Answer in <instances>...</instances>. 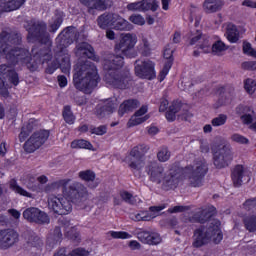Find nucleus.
I'll return each mask as SVG.
<instances>
[{
    "label": "nucleus",
    "mask_w": 256,
    "mask_h": 256,
    "mask_svg": "<svg viewBox=\"0 0 256 256\" xmlns=\"http://www.w3.org/2000/svg\"><path fill=\"white\" fill-rule=\"evenodd\" d=\"M27 31L26 41L32 43L31 52L28 48L13 47L6 55L9 65H26L31 73L39 69V65H45L53 59V41L51 34L47 31V22L43 20H30L25 26ZM36 45H44L39 47Z\"/></svg>",
    "instance_id": "f257e3e1"
},
{
    "label": "nucleus",
    "mask_w": 256,
    "mask_h": 256,
    "mask_svg": "<svg viewBox=\"0 0 256 256\" xmlns=\"http://www.w3.org/2000/svg\"><path fill=\"white\" fill-rule=\"evenodd\" d=\"M71 179H60L52 182V189H63L65 197L52 196L48 199V207L55 213V215H69L73 211L74 205H81L87 199V188L79 182H74L69 186Z\"/></svg>",
    "instance_id": "f03ea898"
},
{
    "label": "nucleus",
    "mask_w": 256,
    "mask_h": 256,
    "mask_svg": "<svg viewBox=\"0 0 256 256\" xmlns=\"http://www.w3.org/2000/svg\"><path fill=\"white\" fill-rule=\"evenodd\" d=\"M209 173V166L204 160L196 161L194 166L181 167L179 163L171 165L168 174H164L162 178V191H175L181 183L182 177H188L192 187H202L205 175Z\"/></svg>",
    "instance_id": "7ed1b4c3"
},
{
    "label": "nucleus",
    "mask_w": 256,
    "mask_h": 256,
    "mask_svg": "<svg viewBox=\"0 0 256 256\" xmlns=\"http://www.w3.org/2000/svg\"><path fill=\"white\" fill-rule=\"evenodd\" d=\"M74 71L73 85L75 89L85 93V95H91L97 85H99V81H101L95 63L89 60H80L75 65Z\"/></svg>",
    "instance_id": "20e7f679"
},
{
    "label": "nucleus",
    "mask_w": 256,
    "mask_h": 256,
    "mask_svg": "<svg viewBox=\"0 0 256 256\" xmlns=\"http://www.w3.org/2000/svg\"><path fill=\"white\" fill-rule=\"evenodd\" d=\"M123 65H125L123 56H110L104 61V70L107 71L104 77L105 83L113 89H121L122 91L129 89V85L133 81L131 73L119 70Z\"/></svg>",
    "instance_id": "39448f33"
},
{
    "label": "nucleus",
    "mask_w": 256,
    "mask_h": 256,
    "mask_svg": "<svg viewBox=\"0 0 256 256\" xmlns=\"http://www.w3.org/2000/svg\"><path fill=\"white\" fill-rule=\"evenodd\" d=\"M192 239V247L195 249H200V247L209 245V243H211V239H213V243H215V245H219V243L223 241L221 221L214 220L207 227L205 225H201L196 228L193 232Z\"/></svg>",
    "instance_id": "423d86ee"
},
{
    "label": "nucleus",
    "mask_w": 256,
    "mask_h": 256,
    "mask_svg": "<svg viewBox=\"0 0 256 256\" xmlns=\"http://www.w3.org/2000/svg\"><path fill=\"white\" fill-rule=\"evenodd\" d=\"M136 43L137 38L132 34L122 36L119 43H116L114 47L115 53H121L117 55L112 54L110 57H123V61H125V57L127 59H135V57H137V51L134 49Z\"/></svg>",
    "instance_id": "0eeeda50"
},
{
    "label": "nucleus",
    "mask_w": 256,
    "mask_h": 256,
    "mask_svg": "<svg viewBox=\"0 0 256 256\" xmlns=\"http://www.w3.org/2000/svg\"><path fill=\"white\" fill-rule=\"evenodd\" d=\"M57 69H61L62 73L71 71V55L67 52L55 49V59L49 63L45 69L47 75H53Z\"/></svg>",
    "instance_id": "6e6552de"
},
{
    "label": "nucleus",
    "mask_w": 256,
    "mask_h": 256,
    "mask_svg": "<svg viewBox=\"0 0 256 256\" xmlns=\"http://www.w3.org/2000/svg\"><path fill=\"white\" fill-rule=\"evenodd\" d=\"M79 40V30L75 26H68L56 38V49L61 53H67V47Z\"/></svg>",
    "instance_id": "1a4fd4ad"
},
{
    "label": "nucleus",
    "mask_w": 256,
    "mask_h": 256,
    "mask_svg": "<svg viewBox=\"0 0 256 256\" xmlns=\"http://www.w3.org/2000/svg\"><path fill=\"white\" fill-rule=\"evenodd\" d=\"M5 78L14 87H17L19 85V73L15 69H10L7 64L0 65V95L7 99L9 97V88L5 85Z\"/></svg>",
    "instance_id": "9d476101"
},
{
    "label": "nucleus",
    "mask_w": 256,
    "mask_h": 256,
    "mask_svg": "<svg viewBox=\"0 0 256 256\" xmlns=\"http://www.w3.org/2000/svg\"><path fill=\"white\" fill-rule=\"evenodd\" d=\"M50 135L51 131L49 130L42 129L35 131L24 143V151L26 153H35L37 149H40L47 143Z\"/></svg>",
    "instance_id": "9b49d317"
},
{
    "label": "nucleus",
    "mask_w": 256,
    "mask_h": 256,
    "mask_svg": "<svg viewBox=\"0 0 256 256\" xmlns=\"http://www.w3.org/2000/svg\"><path fill=\"white\" fill-rule=\"evenodd\" d=\"M22 217L27 223H34V225H49L51 223L49 214L37 207L26 208L22 213Z\"/></svg>",
    "instance_id": "f8f14e48"
},
{
    "label": "nucleus",
    "mask_w": 256,
    "mask_h": 256,
    "mask_svg": "<svg viewBox=\"0 0 256 256\" xmlns=\"http://www.w3.org/2000/svg\"><path fill=\"white\" fill-rule=\"evenodd\" d=\"M139 60L135 61V73L136 76L140 79H148V81H152L157 77V73L155 72V64L151 60L142 61L140 64Z\"/></svg>",
    "instance_id": "ddd939ff"
},
{
    "label": "nucleus",
    "mask_w": 256,
    "mask_h": 256,
    "mask_svg": "<svg viewBox=\"0 0 256 256\" xmlns=\"http://www.w3.org/2000/svg\"><path fill=\"white\" fill-rule=\"evenodd\" d=\"M213 161L216 169H225V167H229L231 161H233L231 147L224 145L222 148L215 151L213 154Z\"/></svg>",
    "instance_id": "4468645a"
},
{
    "label": "nucleus",
    "mask_w": 256,
    "mask_h": 256,
    "mask_svg": "<svg viewBox=\"0 0 256 256\" xmlns=\"http://www.w3.org/2000/svg\"><path fill=\"white\" fill-rule=\"evenodd\" d=\"M19 242V233L14 229L7 228L0 230V249H9Z\"/></svg>",
    "instance_id": "2eb2a0df"
},
{
    "label": "nucleus",
    "mask_w": 256,
    "mask_h": 256,
    "mask_svg": "<svg viewBox=\"0 0 256 256\" xmlns=\"http://www.w3.org/2000/svg\"><path fill=\"white\" fill-rule=\"evenodd\" d=\"M126 8L128 11H140L143 13H145L146 11H152V13H155V11L159 9V2H149V0H141L138 2L129 3Z\"/></svg>",
    "instance_id": "dca6fc26"
},
{
    "label": "nucleus",
    "mask_w": 256,
    "mask_h": 256,
    "mask_svg": "<svg viewBox=\"0 0 256 256\" xmlns=\"http://www.w3.org/2000/svg\"><path fill=\"white\" fill-rule=\"evenodd\" d=\"M76 57L81 59H91V61H99L97 55H95V48L87 42H81L77 44L75 50Z\"/></svg>",
    "instance_id": "f3484780"
},
{
    "label": "nucleus",
    "mask_w": 256,
    "mask_h": 256,
    "mask_svg": "<svg viewBox=\"0 0 256 256\" xmlns=\"http://www.w3.org/2000/svg\"><path fill=\"white\" fill-rule=\"evenodd\" d=\"M231 179L234 187H241L244 181L245 183H249L251 181V176H249L247 171H245V167H243V165L238 164L232 171Z\"/></svg>",
    "instance_id": "a211bd4d"
},
{
    "label": "nucleus",
    "mask_w": 256,
    "mask_h": 256,
    "mask_svg": "<svg viewBox=\"0 0 256 256\" xmlns=\"http://www.w3.org/2000/svg\"><path fill=\"white\" fill-rule=\"evenodd\" d=\"M147 151H149V147H147V145L145 144H139L131 149L130 157H133V159H136V161H132L129 163L130 169H139V165L141 161H143V158L145 157V153H147Z\"/></svg>",
    "instance_id": "6ab92c4d"
},
{
    "label": "nucleus",
    "mask_w": 256,
    "mask_h": 256,
    "mask_svg": "<svg viewBox=\"0 0 256 256\" xmlns=\"http://www.w3.org/2000/svg\"><path fill=\"white\" fill-rule=\"evenodd\" d=\"M163 57L165 60L163 68L160 70L158 74V81L160 83H163L165 81L167 75H169V71H171V67H173V61L175 59L173 58V50L166 48L163 53Z\"/></svg>",
    "instance_id": "aec40b11"
},
{
    "label": "nucleus",
    "mask_w": 256,
    "mask_h": 256,
    "mask_svg": "<svg viewBox=\"0 0 256 256\" xmlns=\"http://www.w3.org/2000/svg\"><path fill=\"white\" fill-rule=\"evenodd\" d=\"M149 179L152 183L161 185L163 178L165 177V168L159 164H151L147 168Z\"/></svg>",
    "instance_id": "412c9836"
},
{
    "label": "nucleus",
    "mask_w": 256,
    "mask_h": 256,
    "mask_svg": "<svg viewBox=\"0 0 256 256\" xmlns=\"http://www.w3.org/2000/svg\"><path fill=\"white\" fill-rule=\"evenodd\" d=\"M215 213H217L215 206L204 208L192 216V221L194 223H200L201 225H204V223H207V221L214 217Z\"/></svg>",
    "instance_id": "4be33fe9"
},
{
    "label": "nucleus",
    "mask_w": 256,
    "mask_h": 256,
    "mask_svg": "<svg viewBox=\"0 0 256 256\" xmlns=\"http://www.w3.org/2000/svg\"><path fill=\"white\" fill-rule=\"evenodd\" d=\"M27 0H0V13H11L25 5Z\"/></svg>",
    "instance_id": "5701e85b"
},
{
    "label": "nucleus",
    "mask_w": 256,
    "mask_h": 256,
    "mask_svg": "<svg viewBox=\"0 0 256 256\" xmlns=\"http://www.w3.org/2000/svg\"><path fill=\"white\" fill-rule=\"evenodd\" d=\"M138 239L146 245H159L161 243V235L156 232L142 231L138 233Z\"/></svg>",
    "instance_id": "b1692460"
},
{
    "label": "nucleus",
    "mask_w": 256,
    "mask_h": 256,
    "mask_svg": "<svg viewBox=\"0 0 256 256\" xmlns=\"http://www.w3.org/2000/svg\"><path fill=\"white\" fill-rule=\"evenodd\" d=\"M81 5L87 7L88 13L93 11H107V0H79Z\"/></svg>",
    "instance_id": "393cba45"
},
{
    "label": "nucleus",
    "mask_w": 256,
    "mask_h": 256,
    "mask_svg": "<svg viewBox=\"0 0 256 256\" xmlns=\"http://www.w3.org/2000/svg\"><path fill=\"white\" fill-rule=\"evenodd\" d=\"M141 105V102L137 99H127L124 100L118 109L119 117H123L126 113H133L135 109H137Z\"/></svg>",
    "instance_id": "a878e982"
},
{
    "label": "nucleus",
    "mask_w": 256,
    "mask_h": 256,
    "mask_svg": "<svg viewBox=\"0 0 256 256\" xmlns=\"http://www.w3.org/2000/svg\"><path fill=\"white\" fill-rule=\"evenodd\" d=\"M0 39L5 41L7 45H21L23 43V37L21 36V33L18 32H7L5 30H2L0 33Z\"/></svg>",
    "instance_id": "bb28decb"
},
{
    "label": "nucleus",
    "mask_w": 256,
    "mask_h": 256,
    "mask_svg": "<svg viewBox=\"0 0 256 256\" xmlns=\"http://www.w3.org/2000/svg\"><path fill=\"white\" fill-rule=\"evenodd\" d=\"M112 28L115 31H131V29H133V25H131V23H129L125 18L121 17V15L114 13Z\"/></svg>",
    "instance_id": "cd10ccee"
},
{
    "label": "nucleus",
    "mask_w": 256,
    "mask_h": 256,
    "mask_svg": "<svg viewBox=\"0 0 256 256\" xmlns=\"http://www.w3.org/2000/svg\"><path fill=\"white\" fill-rule=\"evenodd\" d=\"M115 110V103L111 100H108L105 104L103 105H98L96 107V116L98 119H103L106 114H111Z\"/></svg>",
    "instance_id": "c85d7f7f"
},
{
    "label": "nucleus",
    "mask_w": 256,
    "mask_h": 256,
    "mask_svg": "<svg viewBox=\"0 0 256 256\" xmlns=\"http://www.w3.org/2000/svg\"><path fill=\"white\" fill-rule=\"evenodd\" d=\"M203 8L206 13H217L223 9L222 0H205L203 3Z\"/></svg>",
    "instance_id": "c756f323"
},
{
    "label": "nucleus",
    "mask_w": 256,
    "mask_h": 256,
    "mask_svg": "<svg viewBox=\"0 0 256 256\" xmlns=\"http://www.w3.org/2000/svg\"><path fill=\"white\" fill-rule=\"evenodd\" d=\"M114 17H115V13H112V14L104 13L100 15L97 19L98 27L100 29H107L108 27H113Z\"/></svg>",
    "instance_id": "7c9ffc66"
},
{
    "label": "nucleus",
    "mask_w": 256,
    "mask_h": 256,
    "mask_svg": "<svg viewBox=\"0 0 256 256\" xmlns=\"http://www.w3.org/2000/svg\"><path fill=\"white\" fill-rule=\"evenodd\" d=\"M216 94L218 95V100L214 105L215 109H219V107H225V105L229 103V97L225 95V86H219L216 89Z\"/></svg>",
    "instance_id": "2f4dec72"
},
{
    "label": "nucleus",
    "mask_w": 256,
    "mask_h": 256,
    "mask_svg": "<svg viewBox=\"0 0 256 256\" xmlns=\"http://www.w3.org/2000/svg\"><path fill=\"white\" fill-rule=\"evenodd\" d=\"M226 35L230 43H237L239 41V29H237V25L229 23L226 27Z\"/></svg>",
    "instance_id": "473e14b6"
},
{
    "label": "nucleus",
    "mask_w": 256,
    "mask_h": 256,
    "mask_svg": "<svg viewBox=\"0 0 256 256\" xmlns=\"http://www.w3.org/2000/svg\"><path fill=\"white\" fill-rule=\"evenodd\" d=\"M137 51L142 55V57H150L151 56V42H149V39L142 38L139 45L137 46Z\"/></svg>",
    "instance_id": "72a5a7b5"
},
{
    "label": "nucleus",
    "mask_w": 256,
    "mask_h": 256,
    "mask_svg": "<svg viewBox=\"0 0 256 256\" xmlns=\"http://www.w3.org/2000/svg\"><path fill=\"white\" fill-rule=\"evenodd\" d=\"M62 117L67 125H75V121H77V117L73 113L70 105H65L63 107Z\"/></svg>",
    "instance_id": "f704fd0d"
},
{
    "label": "nucleus",
    "mask_w": 256,
    "mask_h": 256,
    "mask_svg": "<svg viewBox=\"0 0 256 256\" xmlns=\"http://www.w3.org/2000/svg\"><path fill=\"white\" fill-rule=\"evenodd\" d=\"M181 111V105L173 102L165 113V118L169 123H173L177 119V112Z\"/></svg>",
    "instance_id": "c9c22d12"
},
{
    "label": "nucleus",
    "mask_w": 256,
    "mask_h": 256,
    "mask_svg": "<svg viewBox=\"0 0 256 256\" xmlns=\"http://www.w3.org/2000/svg\"><path fill=\"white\" fill-rule=\"evenodd\" d=\"M71 149H87L93 151V144L85 139H75L70 144Z\"/></svg>",
    "instance_id": "e433bc0d"
},
{
    "label": "nucleus",
    "mask_w": 256,
    "mask_h": 256,
    "mask_svg": "<svg viewBox=\"0 0 256 256\" xmlns=\"http://www.w3.org/2000/svg\"><path fill=\"white\" fill-rule=\"evenodd\" d=\"M78 177L81 179V181H85V183H93L97 177V174H95V171L87 169L80 171L78 173Z\"/></svg>",
    "instance_id": "4c0bfd02"
},
{
    "label": "nucleus",
    "mask_w": 256,
    "mask_h": 256,
    "mask_svg": "<svg viewBox=\"0 0 256 256\" xmlns=\"http://www.w3.org/2000/svg\"><path fill=\"white\" fill-rule=\"evenodd\" d=\"M244 227L249 233H255L256 231V215L246 216L243 219Z\"/></svg>",
    "instance_id": "58836bf2"
},
{
    "label": "nucleus",
    "mask_w": 256,
    "mask_h": 256,
    "mask_svg": "<svg viewBox=\"0 0 256 256\" xmlns=\"http://www.w3.org/2000/svg\"><path fill=\"white\" fill-rule=\"evenodd\" d=\"M10 189L17 195H21L22 197H31V193L25 190L23 187L19 186L17 180L12 179L10 181Z\"/></svg>",
    "instance_id": "ea45409f"
},
{
    "label": "nucleus",
    "mask_w": 256,
    "mask_h": 256,
    "mask_svg": "<svg viewBox=\"0 0 256 256\" xmlns=\"http://www.w3.org/2000/svg\"><path fill=\"white\" fill-rule=\"evenodd\" d=\"M150 115L146 114L145 116L141 117V116H135V114L133 116H131V118L128 120L127 122V127L131 128V127H137V125H142V123H145V121H148V119H150Z\"/></svg>",
    "instance_id": "a19ab883"
},
{
    "label": "nucleus",
    "mask_w": 256,
    "mask_h": 256,
    "mask_svg": "<svg viewBox=\"0 0 256 256\" xmlns=\"http://www.w3.org/2000/svg\"><path fill=\"white\" fill-rule=\"evenodd\" d=\"M119 195L124 203H128V205H137V196H133L129 191L121 190Z\"/></svg>",
    "instance_id": "79ce46f5"
},
{
    "label": "nucleus",
    "mask_w": 256,
    "mask_h": 256,
    "mask_svg": "<svg viewBox=\"0 0 256 256\" xmlns=\"http://www.w3.org/2000/svg\"><path fill=\"white\" fill-rule=\"evenodd\" d=\"M154 218L155 216H152L151 212L147 210L139 211L132 216L133 221H151Z\"/></svg>",
    "instance_id": "37998d69"
},
{
    "label": "nucleus",
    "mask_w": 256,
    "mask_h": 256,
    "mask_svg": "<svg viewBox=\"0 0 256 256\" xmlns=\"http://www.w3.org/2000/svg\"><path fill=\"white\" fill-rule=\"evenodd\" d=\"M227 49H229V46L221 40H217L211 47L214 55H221V53H223V51H227Z\"/></svg>",
    "instance_id": "c03bdc74"
},
{
    "label": "nucleus",
    "mask_w": 256,
    "mask_h": 256,
    "mask_svg": "<svg viewBox=\"0 0 256 256\" xmlns=\"http://www.w3.org/2000/svg\"><path fill=\"white\" fill-rule=\"evenodd\" d=\"M157 159L160 163H167V161L171 159V151H169V148L166 146L160 148L157 153Z\"/></svg>",
    "instance_id": "a18cd8bd"
},
{
    "label": "nucleus",
    "mask_w": 256,
    "mask_h": 256,
    "mask_svg": "<svg viewBox=\"0 0 256 256\" xmlns=\"http://www.w3.org/2000/svg\"><path fill=\"white\" fill-rule=\"evenodd\" d=\"M198 49H201L203 53H209L211 49V42L209 36L202 35L200 39V44H198Z\"/></svg>",
    "instance_id": "49530a36"
},
{
    "label": "nucleus",
    "mask_w": 256,
    "mask_h": 256,
    "mask_svg": "<svg viewBox=\"0 0 256 256\" xmlns=\"http://www.w3.org/2000/svg\"><path fill=\"white\" fill-rule=\"evenodd\" d=\"M63 25V16L61 15H56L53 23L49 25V32L50 33H57L59 31V28Z\"/></svg>",
    "instance_id": "de8ad7c7"
},
{
    "label": "nucleus",
    "mask_w": 256,
    "mask_h": 256,
    "mask_svg": "<svg viewBox=\"0 0 256 256\" xmlns=\"http://www.w3.org/2000/svg\"><path fill=\"white\" fill-rule=\"evenodd\" d=\"M108 235L112 237V239H131L133 237L126 231H109Z\"/></svg>",
    "instance_id": "09e8293b"
},
{
    "label": "nucleus",
    "mask_w": 256,
    "mask_h": 256,
    "mask_svg": "<svg viewBox=\"0 0 256 256\" xmlns=\"http://www.w3.org/2000/svg\"><path fill=\"white\" fill-rule=\"evenodd\" d=\"M227 123V115L226 114H219L217 117L211 120L212 127H222Z\"/></svg>",
    "instance_id": "8fccbe9b"
},
{
    "label": "nucleus",
    "mask_w": 256,
    "mask_h": 256,
    "mask_svg": "<svg viewBox=\"0 0 256 256\" xmlns=\"http://www.w3.org/2000/svg\"><path fill=\"white\" fill-rule=\"evenodd\" d=\"M244 89L246 92L249 93V95H253L255 93L256 89V82L252 78H247L244 80Z\"/></svg>",
    "instance_id": "3c124183"
},
{
    "label": "nucleus",
    "mask_w": 256,
    "mask_h": 256,
    "mask_svg": "<svg viewBox=\"0 0 256 256\" xmlns=\"http://www.w3.org/2000/svg\"><path fill=\"white\" fill-rule=\"evenodd\" d=\"M128 21L134 25H139L143 27L145 25V18L141 14H132L129 16Z\"/></svg>",
    "instance_id": "603ef678"
},
{
    "label": "nucleus",
    "mask_w": 256,
    "mask_h": 256,
    "mask_svg": "<svg viewBox=\"0 0 256 256\" xmlns=\"http://www.w3.org/2000/svg\"><path fill=\"white\" fill-rule=\"evenodd\" d=\"M66 237L70 239V241H74L75 243H79L81 241V234L77 229L72 228L66 233Z\"/></svg>",
    "instance_id": "864d4df0"
},
{
    "label": "nucleus",
    "mask_w": 256,
    "mask_h": 256,
    "mask_svg": "<svg viewBox=\"0 0 256 256\" xmlns=\"http://www.w3.org/2000/svg\"><path fill=\"white\" fill-rule=\"evenodd\" d=\"M28 130L30 133L32 131H37L39 129V120L35 118H30L25 126H23Z\"/></svg>",
    "instance_id": "5fc2aeb1"
},
{
    "label": "nucleus",
    "mask_w": 256,
    "mask_h": 256,
    "mask_svg": "<svg viewBox=\"0 0 256 256\" xmlns=\"http://www.w3.org/2000/svg\"><path fill=\"white\" fill-rule=\"evenodd\" d=\"M90 133L91 135H105L107 133V126L100 125L98 127L90 126Z\"/></svg>",
    "instance_id": "6e6d98bb"
},
{
    "label": "nucleus",
    "mask_w": 256,
    "mask_h": 256,
    "mask_svg": "<svg viewBox=\"0 0 256 256\" xmlns=\"http://www.w3.org/2000/svg\"><path fill=\"white\" fill-rule=\"evenodd\" d=\"M13 48L9 49V44H7L6 41L3 39H0V57L5 56V59L7 61V55H9V51H11Z\"/></svg>",
    "instance_id": "4d7b16f0"
},
{
    "label": "nucleus",
    "mask_w": 256,
    "mask_h": 256,
    "mask_svg": "<svg viewBox=\"0 0 256 256\" xmlns=\"http://www.w3.org/2000/svg\"><path fill=\"white\" fill-rule=\"evenodd\" d=\"M243 209H245V211H254V209H256V197L245 200Z\"/></svg>",
    "instance_id": "13d9d810"
},
{
    "label": "nucleus",
    "mask_w": 256,
    "mask_h": 256,
    "mask_svg": "<svg viewBox=\"0 0 256 256\" xmlns=\"http://www.w3.org/2000/svg\"><path fill=\"white\" fill-rule=\"evenodd\" d=\"M243 53L249 57H256V51L249 42H243Z\"/></svg>",
    "instance_id": "bf43d9fd"
},
{
    "label": "nucleus",
    "mask_w": 256,
    "mask_h": 256,
    "mask_svg": "<svg viewBox=\"0 0 256 256\" xmlns=\"http://www.w3.org/2000/svg\"><path fill=\"white\" fill-rule=\"evenodd\" d=\"M231 139L234 143H239L240 145H247L249 143V139L238 133L233 134Z\"/></svg>",
    "instance_id": "052dcab7"
},
{
    "label": "nucleus",
    "mask_w": 256,
    "mask_h": 256,
    "mask_svg": "<svg viewBox=\"0 0 256 256\" xmlns=\"http://www.w3.org/2000/svg\"><path fill=\"white\" fill-rule=\"evenodd\" d=\"M89 251L83 247H78L69 252L68 256H88Z\"/></svg>",
    "instance_id": "680f3d73"
},
{
    "label": "nucleus",
    "mask_w": 256,
    "mask_h": 256,
    "mask_svg": "<svg viewBox=\"0 0 256 256\" xmlns=\"http://www.w3.org/2000/svg\"><path fill=\"white\" fill-rule=\"evenodd\" d=\"M244 71H256V61H245L241 64Z\"/></svg>",
    "instance_id": "e2e57ef3"
},
{
    "label": "nucleus",
    "mask_w": 256,
    "mask_h": 256,
    "mask_svg": "<svg viewBox=\"0 0 256 256\" xmlns=\"http://www.w3.org/2000/svg\"><path fill=\"white\" fill-rule=\"evenodd\" d=\"M53 239L56 243H59L63 239V233L61 232V227L56 226L53 230Z\"/></svg>",
    "instance_id": "0e129e2a"
},
{
    "label": "nucleus",
    "mask_w": 256,
    "mask_h": 256,
    "mask_svg": "<svg viewBox=\"0 0 256 256\" xmlns=\"http://www.w3.org/2000/svg\"><path fill=\"white\" fill-rule=\"evenodd\" d=\"M30 135L31 133L28 130H26L25 127H22L20 134L18 136L20 143H25V141H27Z\"/></svg>",
    "instance_id": "69168bd1"
},
{
    "label": "nucleus",
    "mask_w": 256,
    "mask_h": 256,
    "mask_svg": "<svg viewBox=\"0 0 256 256\" xmlns=\"http://www.w3.org/2000/svg\"><path fill=\"white\" fill-rule=\"evenodd\" d=\"M58 85L61 89L67 87L68 81L67 76L65 75H58L57 76Z\"/></svg>",
    "instance_id": "338daca9"
},
{
    "label": "nucleus",
    "mask_w": 256,
    "mask_h": 256,
    "mask_svg": "<svg viewBox=\"0 0 256 256\" xmlns=\"http://www.w3.org/2000/svg\"><path fill=\"white\" fill-rule=\"evenodd\" d=\"M187 209V206H174L168 209V213H184Z\"/></svg>",
    "instance_id": "774afa93"
}]
</instances>
